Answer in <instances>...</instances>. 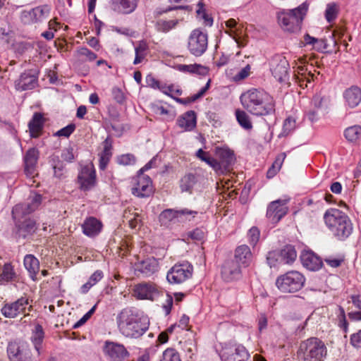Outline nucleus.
<instances>
[{"instance_id":"nucleus-25","label":"nucleus","mask_w":361,"mask_h":361,"mask_svg":"<svg viewBox=\"0 0 361 361\" xmlns=\"http://www.w3.org/2000/svg\"><path fill=\"white\" fill-rule=\"evenodd\" d=\"M151 109L154 114L161 116L162 119L166 121L173 120L176 115L173 106L167 104H162L161 102L152 104Z\"/></svg>"},{"instance_id":"nucleus-29","label":"nucleus","mask_w":361,"mask_h":361,"mask_svg":"<svg viewBox=\"0 0 361 361\" xmlns=\"http://www.w3.org/2000/svg\"><path fill=\"white\" fill-rule=\"evenodd\" d=\"M39 158V152L35 148L28 149L25 155V171L28 176H32L35 171Z\"/></svg>"},{"instance_id":"nucleus-12","label":"nucleus","mask_w":361,"mask_h":361,"mask_svg":"<svg viewBox=\"0 0 361 361\" xmlns=\"http://www.w3.org/2000/svg\"><path fill=\"white\" fill-rule=\"evenodd\" d=\"M6 352L10 361H32L31 350L25 343L9 342Z\"/></svg>"},{"instance_id":"nucleus-6","label":"nucleus","mask_w":361,"mask_h":361,"mask_svg":"<svg viewBox=\"0 0 361 361\" xmlns=\"http://www.w3.org/2000/svg\"><path fill=\"white\" fill-rule=\"evenodd\" d=\"M307 8V5L303 3L294 9L280 12L278 15L279 23L286 31L290 32L298 31Z\"/></svg>"},{"instance_id":"nucleus-60","label":"nucleus","mask_w":361,"mask_h":361,"mask_svg":"<svg viewBox=\"0 0 361 361\" xmlns=\"http://www.w3.org/2000/svg\"><path fill=\"white\" fill-rule=\"evenodd\" d=\"M336 7L335 5H328L326 11L325 17L328 22H331L336 18Z\"/></svg>"},{"instance_id":"nucleus-46","label":"nucleus","mask_w":361,"mask_h":361,"mask_svg":"<svg viewBox=\"0 0 361 361\" xmlns=\"http://www.w3.org/2000/svg\"><path fill=\"white\" fill-rule=\"evenodd\" d=\"M344 136L349 142H355L361 137V126L355 125L347 128Z\"/></svg>"},{"instance_id":"nucleus-40","label":"nucleus","mask_w":361,"mask_h":361,"mask_svg":"<svg viewBox=\"0 0 361 361\" xmlns=\"http://www.w3.org/2000/svg\"><path fill=\"white\" fill-rule=\"evenodd\" d=\"M178 19L163 20L160 19L157 21L155 27L157 30L162 32H168L174 29L178 24Z\"/></svg>"},{"instance_id":"nucleus-61","label":"nucleus","mask_w":361,"mask_h":361,"mask_svg":"<svg viewBox=\"0 0 361 361\" xmlns=\"http://www.w3.org/2000/svg\"><path fill=\"white\" fill-rule=\"evenodd\" d=\"M96 305L93 306L77 323L73 326L74 328H78L81 325L84 324L94 312Z\"/></svg>"},{"instance_id":"nucleus-30","label":"nucleus","mask_w":361,"mask_h":361,"mask_svg":"<svg viewBox=\"0 0 361 361\" xmlns=\"http://www.w3.org/2000/svg\"><path fill=\"white\" fill-rule=\"evenodd\" d=\"M159 269L158 261L154 258H147L136 264V270L145 276H149Z\"/></svg>"},{"instance_id":"nucleus-15","label":"nucleus","mask_w":361,"mask_h":361,"mask_svg":"<svg viewBox=\"0 0 361 361\" xmlns=\"http://www.w3.org/2000/svg\"><path fill=\"white\" fill-rule=\"evenodd\" d=\"M160 293V288L151 282L140 283L133 288V295L140 300H154Z\"/></svg>"},{"instance_id":"nucleus-28","label":"nucleus","mask_w":361,"mask_h":361,"mask_svg":"<svg viewBox=\"0 0 361 361\" xmlns=\"http://www.w3.org/2000/svg\"><path fill=\"white\" fill-rule=\"evenodd\" d=\"M345 104L350 108H355L361 102V89L357 86H351L343 94Z\"/></svg>"},{"instance_id":"nucleus-23","label":"nucleus","mask_w":361,"mask_h":361,"mask_svg":"<svg viewBox=\"0 0 361 361\" xmlns=\"http://www.w3.org/2000/svg\"><path fill=\"white\" fill-rule=\"evenodd\" d=\"M37 82V76L31 71L23 73L18 79L15 81L16 89L18 91H25L33 89Z\"/></svg>"},{"instance_id":"nucleus-19","label":"nucleus","mask_w":361,"mask_h":361,"mask_svg":"<svg viewBox=\"0 0 361 361\" xmlns=\"http://www.w3.org/2000/svg\"><path fill=\"white\" fill-rule=\"evenodd\" d=\"M104 353L111 361H123L129 353L123 345L112 341H106Z\"/></svg>"},{"instance_id":"nucleus-10","label":"nucleus","mask_w":361,"mask_h":361,"mask_svg":"<svg viewBox=\"0 0 361 361\" xmlns=\"http://www.w3.org/2000/svg\"><path fill=\"white\" fill-rule=\"evenodd\" d=\"M208 47L207 32L200 29L192 30L188 37V49L190 53L195 56H202Z\"/></svg>"},{"instance_id":"nucleus-4","label":"nucleus","mask_w":361,"mask_h":361,"mask_svg":"<svg viewBox=\"0 0 361 361\" xmlns=\"http://www.w3.org/2000/svg\"><path fill=\"white\" fill-rule=\"evenodd\" d=\"M324 219L326 226L340 240L347 238L353 231V224L349 217L338 209L331 208L326 211Z\"/></svg>"},{"instance_id":"nucleus-44","label":"nucleus","mask_w":361,"mask_h":361,"mask_svg":"<svg viewBox=\"0 0 361 361\" xmlns=\"http://www.w3.org/2000/svg\"><path fill=\"white\" fill-rule=\"evenodd\" d=\"M235 117L239 125L245 130H251L252 124L249 115L244 111L237 109Z\"/></svg>"},{"instance_id":"nucleus-37","label":"nucleus","mask_w":361,"mask_h":361,"mask_svg":"<svg viewBox=\"0 0 361 361\" xmlns=\"http://www.w3.org/2000/svg\"><path fill=\"white\" fill-rule=\"evenodd\" d=\"M17 277L13 266L11 263H6L1 268L0 274V283H8L15 281Z\"/></svg>"},{"instance_id":"nucleus-17","label":"nucleus","mask_w":361,"mask_h":361,"mask_svg":"<svg viewBox=\"0 0 361 361\" xmlns=\"http://www.w3.org/2000/svg\"><path fill=\"white\" fill-rule=\"evenodd\" d=\"M78 179L81 190L87 191L92 188L96 183V173L94 166L89 164L82 167Z\"/></svg>"},{"instance_id":"nucleus-21","label":"nucleus","mask_w":361,"mask_h":361,"mask_svg":"<svg viewBox=\"0 0 361 361\" xmlns=\"http://www.w3.org/2000/svg\"><path fill=\"white\" fill-rule=\"evenodd\" d=\"M221 359L223 361H251L249 353L243 345L224 351Z\"/></svg>"},{"instance_id":"nucleus-11","label":"nucleus","mask_w":361,"mask_h":361,"mask_svg":"<svg viewBox=\"0 0 361 361\" xmlns=\"http://www.w3.org/2000/svg\"><path fill=\"white\" fill-rule=\"evenodd\" d=\"M193 267L188 262L176 264L167 273L166 279L171 284H180L190 279Z\"/></svg>"},{"instance_id":"nucleus-36","label":"nucleus","mask_w":361,"mask_h":361,"mask_svg":"<svg viewBox=\"0 0 361 361\" xmlns=\"http://www.w3.org/2000/svg\"><path fill=\"white\" fill-rule=\"evenodd\" d=\"M24 266L29 272L31 278L35 280V277L39 269L38 259L32 255H27L24 258Z\"/></svg>"},{"instance_id":"nucleus-43","label":"nucleus","mask_w":361,"mask_h":361,"mask_svg":"<svg viewBox=\"0 0 361 361\" xmlns=\"http://www.w3.org/2000/svg\"><path fill=\"white\" fill-rule=\"evenodd\" d=\"M196 182L197 178L195 175L192 173L186 174L180 180L181 191L190 192Z\"/></svg>"},{"instance_id":"nucleus-51","label":"nucleus","mask_w":361,"mask_h":361,"mask_svg":"<svg viewBox=\"0 0 361 361\" xmlns=\"http://www.w3.org/2000/svg\"><path fill=\"white\" fill-rule=\"evenodd\" d=\"M267 261L270 267H275L277 262H281V257L279 251L273 250L268 252Z\"/></svg>"},{"instance_id":"nucleus-32","label":"nucleus","mask_w":361,"mask_h":361,"mask_svg":"<svg viewBox=\"0 0 361 361\" xmlns=\"http://www.w3.org/2000/svg\"><path fill=\"white\" fill-rule=\"evenodd\" d=\"M294 76L299 85L305 88L308 87V85L314 80V75L310 71H307L304 66H299L295 71Z\"/></svg>"},{"instance_id":"nucleus-3","label":"nucleus","mask_w":361,"mask_h":361,"mask_svg":"<svg viewBox=\"0 0 361 361\" xmlns=\"http://www.w3.org/2000/svg\"><path fill=\"white\" fill-rule=\"evenodd\" d=\"M119 332L127 338H137L143 335L149 328V321L140 317L130 308L122 310L116 317Z\"/></svg>"},{"instance_id":"nucleus-20","label":"nucleus","mask_w":361,"mask_h":361,"mask_svg":"<svg viewBox=\"0 0 361 361\" xmlns=\"http://www.w3.org/2000/svg\"><path fill=\"white\" fill-rule=\"evenodd\" d=\"M225 25L228 28V30H226L225 32L235 40L238 47L241 48L247 45V40L243 36V27L238 25L235 19H228L225 21Z\"/></svg>"},{"instance_id":"nucleus-50","label":"nucleus","mask_w":361,"mask_h":361,"mask_svg":"<svg viewBox=\"0 0 361 361\" xmlns=\"http://www.w3.org/2000/svg\"><path fill=\"white\" fill-rule=\"evenodd\" d=\"M198 8L197 10V14L199 18H202L204 20V25L207 26H212L213 24V19L209 16L204 9V5L202 2H199L197 4Z\"/></svg>"},{"instance_id":"nucleus-48","label":"nucleus","mask_w":361,"mask_h":361,"mask_svg":"<svg viewBox=\"0 0 361 361\" xmlns=\"http://www.w3.org/2000/svg\"><path fill=\"white\" fill-rule=\"evenodd\" d=\"M147 45L144 42H140L135 47V57L133 61L134 64H138L142 61L147 55Z\"/></svg>"},{"instance_id":"nucleus-31","label":"nucleus","mask_w":361,"mask_h":361,"mask_svg":"<svg viewBox=\"0 0 361 361\" xmlns=\"http://www.w3.org/2000/svg\"><path fill=\"white\" fill-rule=\"evenodd\" d=\"M177 125L184 131H190L196 126V115L195 111H189L179 116Z\"/></svg>"},{"instance_id":"nucleus-59","label":"nucleus","mask_w":361,"mask_h":361,"mask_svg":"<svg viewBox=\"0 0 361 361\" xmlns=\"http://www.w3.org/2000/svg\"><path fill=\"white\" fill-rule=\"evenodd\" d=\"M78 52L80 56L85 57L90 61H92L97 58V55L86 47H80L78 49Z\"/></svg>"},{"instance_id":"nucleus-45","label":"nucleus","mask_w":361,"mask_h":361,"mask_svg":"<svg viewBox=\"0 0 361 361\" xmlns=\"http://www.w3.org/2000/svg\"><path fill=\"white\" fill-rule=\"evenodd\" d=\"M329 99L321 95H315L312 98V105L321 113H325L329 106Z\"/></svg>"},{"instance_id":"nucleus-9","label":"nucleus","mask_w":361,"mask_h":361,"mask_svg":"<svg viewBox=\"0 0 361 361\" xmlns=\"http://www.w3.org/2000/svg\"><path fill=\"white\" fill-rule=\"evenodd\" d=\"M269 70L273 77L279 82L289 80V63L285 56L276 54L269 61Z\"/></svg>"},{"instance_id":"nucleus-24","label":"nucleus","mask_w":361,"mask_h":361,"mask_svg":"<svg viewBox=\"0 0 361 361\" xmlns=\"http://www.w3.org/2000/svg\"><path fill=\"white\" fill-rule=\"evenodd\" d=\"M303 267L311 271H317L322 266V261L319 256L310 250H304L300 255Z\"/></svg>"},{"instance_id":"nucleus-39","label":"nucleus","mask_w":361,"mask_h":361,"mask_svg":"<svg viewBox=\"0 0 361 361\" xmlns=\"http://www.w3.org/2000/svg\"><path fill=\"white\" fill-rule=\"evenodd\" d=\"M176 69L183 73H197L199 75H205L207 73V68L200 64H179Z\"/></svg>"},{"instance_id":"nucleus-5","label":"nucleus","mask_w":361,"mask_h":361,"mask_svg":"<svg viewBox=\"0 0 361 361\" xmlns=\"http://www.w3.org/2000/svg\"><path fill=\"white\" fill-rule=\"evenodd\" d=\"M327 349L324 342L317 338H310L302 341L297 353L299 361H324Z\"/></svg>"},{"instance_id":"nucleus-57","label":"nucleus","mask_w":361,"mask_h":361,"mask_svg":"<svg viewBox=\"0 0 361 361\" xmlns=\"http://www.w3.org/2000/svg\"><path fill=\"white\" fill-rule=\"evenodd\" d=\"M53 169L55 177L60 179L64 177L66 172L65 166L61 161H58L57 163L53 166Z\"/></svg>"},{"instance_id":"nucleus-34","label":"nucleus","mask_w":361,"mask_h":361,"mask_svg":"<svg viewBox=\"0 0 361 361\" xmlns=\"http://www.w3.org/2000/svg\"><path fill=\"white\" fill-rule=\"evenodd\" d=\"M44 120L40 113H35L28 123V128L32 137H37L40 135L44 127Z\"/></svg>"},{"instance_id":"nucleus-14","label":"nucleus","mask_w":361,"mask_h":361,"mask_svg":"<svg viewBox=\"0 0 361 361\" xmlns=\"http://www.w3.org/2000/svg\"><path fill=\"white\" fill-rule=\"evenodd\" d=\"M50 11L51 8L48 5L37 6L30 11H23L20 18L25 24L40 23L49 17Z\"/></svg>"},{"instance_id":"nucleus-38","label":"nucleus","mask_w":361,"mask_h":361,"mask_svg":"<svg viewBox=\"0 0 361 361\" xmlns=\"http://www.w3.org/2000/svg\"><path fill=\"white\" fill-rule=\"evenodd\" d=\"M44 337V332L43 331L42 326L40 324H37L35 326L34 329L32 330L31 341L34 345L35 350L38 352V354L40 353L39 350L41 348V345L42 343Z\"/></svg>"},{"instance_id":"nucleus-54","label":"nucleus","mask_w":361,"mask_h":361,"mask_svg":"<svg viewBox=\"0 0 361 361\" xmlns=\"http://www.w3.org/2000/svg\"><path fill=\"white\" fill-rule=\"evenodd\" d=\"M259 230L257 227H252L247 233V238L250 244L252 246H255L259 240Z\"/></svg>"},{"instance_id":"nucleus-58","label":"nucleus","mask_w":361,"mask_h":361,"mask_svg":"<svg viewBox=\"0 0 361 361\" xmlns=\"http://www.w3.org/2000/svg\"><path fill=\"white\" fill-rule=\"evenodd\" d=\"M131 215L133 217L128 220L129 225H130V226L131 228H135L137 226L138 223L140 222L141 219H140V216H139V214L137 213L131 214L130 211H125L124 212L123 216H125L126 218L128 219V216H130Z\"/></svg>"},{"instance_id":"nucleus-7","label":"nucleus","mask_w":361,"mask_h":361,"mask_svg":"<svg viewBox=\"0 0 361 361\" xmlns=\"http://www.w3.org/2000/svg\"><path fill=\"white\" fill-rule=\"evenodd\" d=\"M305 281V279L302 274L292 271L278 277L276 284L283 293H295L302 288Z\"/></svg>"},{"instance_id":"nucleus-42","label":"nucleus","mask_w":361,"mask_h":361,"mask_svg":"<svg viewBox=\"0 0 361 361\" xmlns=\"http://www.w3.org/2000/svg\"><path fill=\"white\" fill-rule=\"evenodd\" d=\"M196 155L200 159L206 162L209 166L212 167L214 170H215L216 172H219V170H220L219 163H218L217 160L212 158L208 152L203 151L202 149H200L196 152Z\"/></svg>"},{"instance_id":"nucleus-47","label":"nucleus","mask_w":361,"mask_h":361,"mask_svg":"<svg viewBox=\"0 0 361 361\" xmlns=\"http://www.w3.org/2000/svg\"><path fill=\"white\" fill-rule=\"evenodd\" d=\"M159 361H182L179 353L174 348H169L166 349L159 360Z\"/></svg>"},{"instance_id":"nucleus-2","label":"nucleus","mask_w":361,"mask_h":361,"mask_svg":"<svg viewBox=\"0 0 361 361\" xmlns=\"http://www.w3.org/2000/svg\"><path fill=\"white\" fill-rule=\"evenodd\" d=\"M42 202V196L37 194H33L30 197V201L27 203L18 204L16 205L12 210V215L16 221L17 231L16 234L19 238H25L32 235L36 231V224L34 220L25 219L23 221L21 218L32 213L37 209Z\"/></svg>"},{"instance_id":"nucleus-26","label":"nucleus","mask_w":361,"mask_h":361,"mask_svg":"<svg viewBox=\"0 0 361 361\" xmlns=\"http://www.w3.org/2000/svg\"><path fill=\"white\" fill-rule=\"evenodd\" d=\"M102 222L95 217L87 218L82 224L83 233L90 238L98 235L102 229Z\"/></svg>"},{"instance_id":"nucleus-56","label":"nucleus","mask_w":361,"mask_h":361,"mask_svg":"<svg viewBox=\"0 0 361 361\" xmlns=\"http://www.w3.org/2000/svg\"><path fill=\"white\" fill-rule=\"evenodd\" d=\"M75 129V126L74 124H69L67 126L58 130L55 133V135L58 136V137H68L73 133Z\"/></svg>"},{"instance_id":"nucleus-41","label":"nucleus","mask_w":361,"mask_h":361,"mask_svg":"<svg viewBox=\"0 0 361 361\" xmlns=\"http://www.w3.org/2000/svg\"><path fill=\"white\" fill-rule=\"evenodd\" d=\"M281 257V262L288 264L295 261L297 257V252L292 245L285 246L279 251Z\"/></svg>"},{"instance_id":"nucleus-13","label":"nucleus","mask_w":361,"mask_h":361,"mask_svg":"<svg viewBox=\"0 0 361 361\" xmlns=\"http://www.w3.org/2000/svg\"><path fill=\"white\" fill-rule=\"evenodd\" d=\"M28 304V298L21 297L16 301L5 303L1 309V313L6 318L14 319L25 313Z\"/></svg>"},{"instance_id":"nucleus-49","label":"nucleus","mask_w":361,"mask_h":361,"mask_svg":"<svg viewBox=\"0 0 361 361\" xmlns=\"http://www.w3.org/2000/svg\"><path fill=\"white\" fill-rule=\"evenodd\" d=\"M335 313L336 314V319L338 322V326L346 330L348 323L346 321L344 309L341 306H337L336 308Z\"/></svg>"},{"instance_id":"nucleus-16","label":"nucleus","mask_w":361,"mask_h":361,"mask_svg":"<svg viewBox=\"0 0 361 361\" xmlns=\"http://www.w3.org/2000/svg\"><path fill=\"white\" fill-rule=\"evenodd\" d=\"M153 192L150 178L144 174H137L133 180L132 193L138 197H149Z\"/></svg>"},{"instance_id":"nucleus-53","label":"nucleus","mask_w":361,"mask_h":361,"mask_svg":"<svg viewBox=\"0 0 361 361\" xmlns=\"http://www.w3.org/2000/svg\"><path fill=\"white\" fill-rule=\"evenodd\" d=\"M295 128H296L295 120L291 117H288L285 120V121L283 123L282 133L284 135H287L290 133H291L293 130H294L295 129Z\"/></svg>"},{"instance_id":"nucleus-8","label":"nucleus","mask_w":361,"mask_h":361,"mask_svg":"<svg viewBox=\"0 0 361 361\" xmlns=\"http://www.w3.org/2000/svg\"><path fill=\"white\" fill-rule=\"evenodd\" d=\"M197 214L196 211L186 208L180 210L167 209L159 214V221L162 226H169L171 224L190 221Z\"/></svg>"},{"instance_id":"nucleus-27","label":"nucleus","mask_w":361,"mask_h":361,"mask_svg":"<svg viewBox=\"0 0 361 361\" xmlns=\"http://www.w3.org/2000/svg\"><path fill=\"white\" fill-rule=\"evenodd\" d=\"M138 0H111V8L122 14L133 13L137 6Z\"/></svg>"},{"instance_id":"nucleus-62","label":"nucleus","mask_w":361,"mask_h":361,"mask_svg":"<svg viewBox=\"0 0 361 361\" xmlns=\"http://www.w3.org/2000/svg\"><path fill=\"white\" fill-rule=\"evenodd\" d=\"M61 158L64 161L71 162L75 158L73 148H65L61 152Z\"/></svg>"},{"instance_id":"nucleus-55","label":"nucleus","mask_w":361,"mask_h":361,"mask_svg":"<svg viewBox=\"0 0 361 361\" xmlns=\"http://www.w3.org/2000/svg\"><path fill=\"white\" fill-rule=\"evenodd\" d=\"M251 66L247 64L240 69L233 78V80L238 82L247 78L250 74Z\"/></svg>"},{"instance_id":"nucleus-22","label":"nucleus","mask_w":361,"mask_h":361,"mask_svg":"<svg viewBox=\"0 0 361 361\" xmlns=\"http://www.w3.org/2000/svg\"><path fill=\"white\" fill-rule=\"evenodd\" d=\"M221 276L227 282L240 279L241 270L238 263L234 260L226 261L222 267Z\"/></svg>"},{"instance_id":"nucleus-35","label":"nucleus","mask_w":361,"mask_h":361,"mask_svg":"<svg viewBox=\"0 0 361 361\" xmlns=\"http://www.w3.org/2000/svg\"><path fill=\"white\" fill-rule=\"evenodd\" d=\"M235 262L247 267L252 259V253L250 247L246 245L238 246L235 252Z\"/></svg>"},{"instance_id":"nucleus-1","label":"nucleus","mask_w":361,"mask_h":361,"mask_svg":"<svg viewBox=\"0 0 361 361\" xmlns=\"http://www.w3.org/2000/svg\"><path fill=\"white\" fill-rule=\"evenodd\" d=\"M240 101L243 107L254 116H267L275 111L274 98L263 90H249L242 94Z\"/></svg>"},{"instance_id":"nucleus-33","label":"nucleus","mask_w":361,"mask_h":361,"mask_svg":"<svg viewBox=\"0 0 361 361\" xmlns=\"http://www.w3.org/2000/svg\"><path fill=\"white\" fill-rule=\"evenodd\" d=\"M216 154L220 159V161H218L220 164V170H219V172L223 173L233 161V153L228 149L217 148Z\"/></svg>"},{"instance_id":"nucleus-18","label":"nucleus","mask_w":361,"mask_h":361,"mask_svg":"<svg viewBox=\"0 0 361 361\" xmlns=\"http://www.w3.org/2000/svg\"><path fill=\"white\" fill-rule=\"evenodd\" d=\"M287 202V200H277L269 204L267 217L271 223L279 222L286 214L288 212Z\"/></svg>"},{"instance_id":"nucleus-63","label":"nucleus","mask_w":361,"mask_h":361,"mask_svg":"<svg viewBox=\"0 0 361 361\" xmlns=\"http://www.w3.org/2000/svg\"><path fill=\"white\" fill-rule=\"evenodd\" d=\"M112 95L114 99L119 104H122L125 100V96L122 90L118 87L112 89Z\"/></svg>"},{"instance_id":"nucleus-52","label":"nucleus","mask_w":361,"mask_h":361,"mask_svg":"<svg viewBox=\"0 0 361 361\" xmlns=\"http://www.w3.org/2000/svg\"><path fill=\"white\" fill-rule=\"evenodd\" d=\"M136 161L135 157L132 154H126L117 157V162L120 165L127 166L135 164Z\"/></svg>"},{"instance_id":"nucleus-64","label":"nucleus","mask_w":361,"mask_h":361,"mask_svg":"<svg viewBox=\"0 0 361 361\" xmlns=\"http://www.w3.org/2000/svg\"><path fill=\"white\" fill-rule=\"evenodd\" d=\"M350 343L355 348H361V330L351 336Z\"/></svg>"}]
</instances>
